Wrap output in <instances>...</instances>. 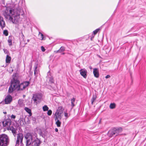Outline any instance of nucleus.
I'll use <instances>...</instances> for the list:
<instances>
[{
    "label": "nucleus",
    "instance_id": "1",
    "mask_svg": "<svg viewBox=\"0 0 146 146\" xmlns=\"http://www.w3.org/2000/svg\"><path fill=\"white\" fill-rule=\"evenodd\" d=\"M20 84L19 80L16 79V77H13V79L11 81V85L8 90V92L11 93L15 90H17Z\"/></svg>",
    "mask_w": 146,
    "mask_h": 146
},
{
    "label": "nucleus",
    "instance_id": "2",
    "mask_svg": "<svg viewBox=\"0 0 146 146\" xmlns=\"http://www.w3.org/2000/svg\"><path fill=\"white\" fill-rule=\"evenodd\" d=\"M9 139L7 135L5 134L0 135V146H7L9 144Z\"/></svg>",
    "mask_w": 146,
    "mask_h": 146
},
{
    "label": "nucleus",
    "instance_id": "3",
    "mask_svg": "<svg viewBox=\"0 0 146 146\" xmlns=\"http://www.w3.org/2000/svg\"><path fill=\"white\" fill-rule=\"evenodd\" d=\"M122 131V129L121 127L118 128H114L109 130L108 133V136L110 137L115 136L117 135L119 133Z\"/></svg>",
    "mask_w": 146,
    "mask_h": 146
},
{
    "label": "nucleus",
    "instance_id": "4",
    "mask_svg": "<svg viewBox=\"0 0 146 146\" xmlns=\"http://www.w3.org/2000/svg\"><path fill=\"white\" fill-rule=\"evenodd\" d=\"M25 138L26 140V146H28L31 145L33 139L32 134L29 133H27L25 135Z\"/></svg>",
    "mask_w": 146,
    "mask_h": 146
},
{
    "label": "nucleus",
    "instance_id": "5",
    "mask_svg": "<svg viewBox=\"0 0 146 146\" xmlns=\"http://www.w3.org/2000/svg\"><path fill=\"white\" fill-rule=\"evenodd\" d=\"M12 10L10 8H6V9L3 11V15L6 19H8L9 16L12 13Z\"/></svg>",
    "mask_w": 146,
    "mask_h": 146
},
{
    "label": "nucleus",
    "instance_id": "6",
    "mask_svg": "<svg viewBox=\"0 0 146 146\" xmlns=\"http://www.w3.org/2000/svg\"><path fill=\"white\" fill-rule=\"evenodd\" d=\"M41 143L40 140L36 138V139L32 141L31 144L32 146H39Z\"/></svg>",
    "mask_w": 146,
    "mask_h": 146
},
{
    "label": "nucleus",
    "instance_id": "7",
    "mask_svg": "<svg viewBox=\"0 0 146 146\" xmlns=\"http://www.w3.org/2000/svg\"><path fill=\"white\" fill-rule=\"evenodd\" d=\"M2 122L4 127H6L7 126H10L11 124V121L10 119H7L2 121Z\"/></svg>",
    "mask_w": 146,
    "mask_h": 146
},
{
    "label": "nucleus",
    "instance_id": "8",
    "mask_svg": "<svg viewBox=\"0 0 146 146\" xmlns=\"http://www.w3.org/2000/svg\"><path fill=\"white\" fill-rule=\"evenodd\" d=\"M79 71L80 74L84 78H86L87 77V71L85 69H80Z\"/></svg>",
    "mask_w": 146,
    "mask_h": 146
},
{
    "label": "nucleus",
    "instance_id": "9",
    "mask_svg": "<svg viewBox=\"0 0 146 146\" xmlns=\"http://www.w3.org/2000/svg\"><path fill=\"white\" fill-rule=\"evenodd\" d=\"M12 100L11 96L9 95H8L5 99V104H8L10 103Z\"/></svg>",
    "mask_w": 146,
    "mask_h": 146
},
{
    "label": "nucleus",
    "instance_id": "10",
    "mask_svg": "<svg viewBox=\"0 0 146 146\" xmlns=\"http://www.w3.org/2000/svg\"><path fill=\"white\" fill-rule=\"evenodd\" d=\"M41 98V96L40 95L35 94L33 95L32 99L35 102L37 100H40Z\"/></svg>",
    "mask_w": 146,
    "mask_h": 146
},
{
    "label": "nucleus",
    "instance_id": "11",
    "mask_svg": "<svg viewBox=\"0 0 146 146\" xmlns=\"http://www.w3.org/2000/svg\"><path fill=\"white\" fill-rule=\"evenodd\" d=\"M0 26L1 29H3L5 26V22L3 18L0 16Z\"/></svg>",
    "mask_w": 146,
    "mask_h": 146
},
{
    "label": "nucleus",
    "instance_id": "12",
    "mask_svg": "<svg viewBox=\"0 0 146 146\" xmlns=\"http://www.w3.org/2000/svg\"><path fill=\"white\" fill-rule=\"evenodd\" d=\"M7 129L12 131L14 137H15L17 133L16 130L13 126H9L7 128Z\"/></svg>",
    "mask_w": 146,
    "mask_h": 146
},
{
    "label": "nucleus",
    "instance_id": "13",
    "mask_svg": "<svg viewBox=\"0 0 146 146\" xmlns=\"http://www.w3.org/2000/svg\"><path fill=\"white\" fill-rule=\"evenodd\" d=\"M23 135L21 133H20L17 134V139L19 140L20 141V143L21 144L23 143Z\"/></svg>",
    "mask_w": 146,
    "mask_h": 146
},
{
    "label": "nucleus",
    "instance_id": "14",
    "mask_svg": "<svg viewBox=\"0 0 146 146\" xmlns=\"http://www.w3.org/2000/svg\"><path fill=\"white\" fill-rule=\"evenodd\" d=\"M93 73L95 77L98 78L99 77V73L98 68H95L93 69Z\"/></svg>",
    "mask_w": 146,
    "mask_h": 146
},
{
    "label": "nucleus",
    "instance_id": "15",
    "mask_svg": "<svg viewBox=\"0 0 146 146\" xmlns=\"http://www.w3.org/2000/svg\"><path fill=\"white\" fill-rule=\"evenodd\" d=\"M64 110V109L62 107L60 106L58 108L56 111L55 113H56V114L58 113V114H61L62 113H63Z\"/></svg>",
    "mask_w": 146,
    "mask_h": 146
},
{
    "label": "nucleus",
    "instance_id": "16",
    "mask_svg": "<svg viewBox=\"0 0 146 146\" xmlns=\"http://www.w3.org/2000/svg\"><path fill=\"white\" fill-rule=\"evenodd\" d=\"M25 88V86H24L23 84L22 83L21 84H19V85L17 90H23Z\"/></svg>",
    "mask_w": 146,
    "mask_h": 146
},
{
    "label": "nucleus",
    "instance_id": "17",
    "mask_svg": "<svg viewBox=\"0 0 146 146\" xmlns=\"http://www.w3.org/2000/svg\"><path fill=\"white\" fill-rule=\"evenodd\" d=\"M61 114L56 113H55L54 114V116H55V121L57 120L61 119L62 118Z\"/></svg>",
    "mask_w": 146,
    "mask_h": 146
},
{
    "label": "nucleus",
    "instance_id": "18",
    "mask_svg": "<svg viewBox=\"0 0 146 146\" xmlns=\"http://www.w3.org/2000/svg\"><path fill=\"white\" fill-rule=\"evenodd\" d=\"M25 110L29 114V116H31L32 115L31 110L27 107H25L24 108Z\"/></svg>",
    "mask_w": 146,
    "mask_h": 146
},
{
    "label": "nucleus",
    "instance_id": "19",
    "mask_svg": "<svg viewBox=\"0 0 146 146\" xmlns=\"http://www.w3.org/2000/svg\"><path fill=\"white\" fill-rule=\"evenodd\" d=\"M11 58L8 55H7L6 58V63H9L11 60Z\"/></svg>",
    "mask_w": 146,
    "mask_h": 146
},
{
    "label": "nucleus",
    "instance_id": "20",
    "mask_svg": "<svg viewBox=\"0 0 146 146\" xmlns=\"http://www.w3.org/2000/svg\"><path fill=\"white\" fill-rule=\"evenodd\" d=\"M23 14L24 13L23 10L21 9H20L19 10V13H18L17 12V15L18 16H19L20 15L23 16Z\"/></svg>",
    "mask_w": 146,
    "mask_h": 146
},
{
    "label": "nucleus",
    "instance_id": "21",
    "mask_svg": "<svg viewBox=\"0 0 146 146\" xmlns=\"http://www.w3.org/2000/svg\"><path fill=\"white\" fill-rule=\"evenodd\" d=\"M97 98V96L96 95H93L91 99V104H93L94 101Z\"/></svg>",
    "mask_w": 146,
    "mask_h": 146
},
{
    "label": "nucleus",
    "instance_id": "22",
    "mask_svg": "<svg viewBox=\"0 0 146 146\" xmlns=\"http://www.w3.org/2000/svg\"><path fill=\"white\" fill-rule=\"evenodd\" d=\"M116 105L115 103H111L110 105V108L111 109H113L115 107Z\"/></svg>",
    "mask_w": 146,
    "mask_h": 146
},
{
    "label": "nucleus",
    "instance_id": "23",
    "mask_svg": "<svg viewBox=\"0 0 146 146\" xmlns=\"http://www.w3.org/2000/svg\"><path fill=\"white\" fill-rule=\"evenodd\" d=\"M56 121V125L58 127L60 126L61 122L59 121V120H57Z\"/></svg>",
    "mask_w": 146,
    "mask_h": 146
},
{
    "label": "nucleus",
    "instance_id": "24",
    "mask_svg": "<svg viewBox=\"0 0 146 146\" xmlns=\"http://www.w3.org/2000/svg\"><path fill=\"white\" fill-rule=\"evenodd\" d=\"M75 98H73L71 100V106L72 108H73L75 106L74 103L75 102Z\"/></svg>",
    "mask_w": 146,
    "mask_h": 146
},
{
    "label": "nucleus",
    "instance_id": "25",
    "mask_svg": "<svg viewBox=\"0 0 146 146\" xmlns=\"http://www.w3.org/2000/svg\"><path fill=\"white\" fill-rule=\"evenodd\" d=\"M23 85L25 86V88L28 86L30 84V82L29 81H26L22 83Z\"/></svg>",
    "mask_w": 146,
    "mask_h": 146
},
{
    "label": "nucleus",
    "instance_id": "26",
    "mask_svg": "<svg viewBox=\"0 0 146 146\" xmlns=\"http://www.w3.org/2000/svg\"><path fill=\"white\" fill-rule=\"evenodd\" d=\"M65 50V48L64 46H62L58 50L59 53H61L62 52L64 51Z\"/></svg>",
    "mask_w": 146,
    "mask_h": 146
},
{
    "label": "nucleus",
    "instance_id": "27",
    "mask_svg": "<svg viewBox=\"0 0 146 146\" xmlns=\"http://www.w3.org/2000/svg\"><path fill=\"white\" fill-rule=\"evenodd\" d=\"M42 109L44 111H45L48 110L49 108L46 105H44Z\"/></svg>",
    "mask_w": 146,
    "mask_h": 146
},
{
    "label": "nucleus",
    "instance_id": "28",
    "mask_svg": "<svg viewBox=\"0 0 146 146\" xmlns=\"http://www.w3.org/2000/svg\"><path fill=\"white\" fill-rule=\"evenodd\" d=\"M11 38V37H9V39L8 40V42L9 43V45L10 46H11L12 45V39L10 38Z\"/></svg>",
    "mask_w": 146,
    "mask_h": 146
},
{
    "label": "nucleus",
    "instance_id": "29",
    "mask_svg": "<svg viewBox=\"0 0 146 146\" xmlns=\"http://www.w3.org/2000/svg\"><path fill=\"white\" fill-rule=\"evenodd\" d=\"M38 36H40V38L41 40H42L44 39H43L44 36L42 33H41L40 32H39V33Z\"/></svg>",
    "mask_w": 146,
    "mask_h": 146
},
{
    "label": "nucleus",
    "instance_id": "30",
    "mask_svg": "<svg viewBox=\"0 0 146 146\" xmlns=\"http://www.w3.org/2000/svg\"><path fill=\"white\" fill-rule=\"evenodd\" d=\"M49 82L51 84L54 83V80L52 77H49Z\"/></svg>",
    "mask_w": 146,
    "mask_h": 146
},
{
    "label": "nucleus",
    "instance_id": "31",
    "mask_svg": "<svg viewBox=\"0 0 146 146\" xmlns=\"http://www.w3.org/2000/svg\"><path fill=\"white\" fill-rule=\"evenodd\" d=\"M3 33L5 36H7L8 35V31L7 30H5L3 31Z\"/></svg>",
    "mask_w": 146,
    "mask_h": 146
},
{
    "label": "nucleus",
    "instance_id": "32",
    "mask_svg": "<svg viewBox=\"0 0 146 146\" xmlns=\"http://www.w3.org/2000/svg\"><path fill=\"white\" fill-rule=\"evenodd\" d=\"M100 30V29H98L93 31V32L94 35L96 34Z\"/></svg>",
    "mask_w": 146,
    "mask_h": 146
},
{
    "label": "nucleus",
    "instance_id": "33",
    "mask_svg": "<svg viewBox=\"0 0 146 146\" xmlns=\"http://www.w3.org/2000/svg\"><path fill=\"white\" fill-rule=\"evenodd\" d=\"M52 113V111L50 110H48L47 114L48 115H50Z\"/></svg>",
    "mask_w": 146,
    "mask_h": 146
},
{
    "label": "nucleus",
    "instance_id": "34",
    "mask_svg": "<svg viewBox=\"0 0 146 146\" xmlns=\"http://www.w3.org/2000/svg\"><path fill=\"white\" fill-rule=\"evenodd\" d=\"M20 140L17 139L15 146H18L19 144Z\"/></svg>",
    "mask_w": 146,
    "mask_h": 146
},
{
    "label": "nucleus",
    "instance_id": "35",
    "mask_svg": "<svg viewBox=\"0 0 146 146\" xmlns=\"http://www.w3.org/2000/svg\"><path fill=\"white\" fill-rule=\"evenodd\" d=\"M37 66H36L35 67V69L34 70V74L35 75L36 74V73H38V71L37 70Z\"/></svg>",
    "mask_w": 146,
    "mask_h": 146
},
{
    "label": "nucleus",
    "instance_id": "36",
    "mask_svg": "<svg viewBox=\"0 0 146 146\" xmlns=\"http://www.w3.org/2000/svg\"><path fill=\"white\" fill-rule=\"evenodd\" d=\"M64 116L66 117V118H68V117L69 116L68 115V113L66 112H64Z\"/></svg>",
    "mask_w": 146,
    "mask_h": 146
},
{
    "label": "nucleus",
    "instance_id": "37",
    "mask_svg": "<svg viewBox=\"0 0 146 146\" xmlns=\"http://www.w3.org/2000/svg\"><path fill=\"white\" fill-rule=\"evenodd\" d=\"M41 50L42 52H44L45 50V49L44 48V47L43 46H41Z\"/></svg>",
    "mask_w": 146,
    "mask_h": 146
},
{
    "label": "nucleus",
    "instance_id": "38",
    "mask_svg": "<svg viewBox=\"0 0 146 146\" xmlns=\"http://www.w3.org/2000/svg\"><path fill=\"white\" fill-rule=\"evenodd\" d=\"M11 119H14L15 118L16 116L15 115L12 114L11 116Z\"/></svg>",
    "mask_w": 146,
    "mask_h": 146
},
{
    "label": "nucleus",
    "instance_id": "39",
    "mask_svg": "<svg viewBox=\"0 0 146 146\" xmlns=\"http://www.w3.org/2000/svg\"><path fill=\"white\" fill-rule=\"evenodd\" d=\"M8 19L9 20H10L11 21L13 19V18L10 15L9 16V17H8Z\"/></svg>",
    "mask_w": 146,
    "mask_h": 146
},
{
    "label": "nucleus",
    "instance_id": "40",
    "mask_svg": "<svg viewBox=\"0 0 146 146\" xmlns=\"http://www.w3.org/2000/svg\"><path fill=\"white\" fill-rule=\"evenodd\" d=\"M32 120L33 121V122H35L36 120V118L35 117H32Z\"/></svg>",
    "mask_w": 146,
    "mask_h": 146
},
{
    "label": "nucleus",
    "instance_id": "41",
    "mask_svg": "<svg viewBox=\"0 0 146 146\" xmlns=\"http://www.w3.org/2000/svg\"><path fill=\"white\" fill-rule=\"evenodd\" d=\"M110 75H107L106 77L105 78H110Z\"/></svg>",
    "mask_w": 146,
    "mask_h": 146
},
{
    "label": "nucleus",
    "instance_id": "42",
    "mask_svg": "<svg viewBox=\"0 0 146 146\" xmlns=\"http://www.w3.org/2000/svg\"><path fill=\"white\" fill-rule=\"evenodd\" d=\"M59 51L58 50L56 51H54V52L55 53H59Z\"/></svg>",
    "mask_w": 146,
    "mask_h": 146
},
{
    "label": "nucleus",
    "instance_id": "43",
    "mask_svg": "<svg viewBox=\"0 0 146 146\" xmlns=\"http://www.w3.org/2000/svg\"><path fill=\"white\" fill-rule=\"evenodd\" d=\"M22 38H23V40L24 39V36L23 35V33H22Z\"/></svg>",
    "mask_w": 146,
    "mask_h": 146
},
{
    "label": "nucleus",
    "instance_id": "44",
    "mask_svg": "<svg viewBox=\"0 0 146 146\" xmlns=\"http://www.w3.org/2000/svg\"><path fill=\"white\" fill-rule=\"evenodd\" d=\"M55 131L56 132H57L58 131V129L57 128H56L55 129Z\"/></svg>",
    "mask_w": 146,
    "mask_h": 146
},
{
    "label": "nucleus",
    "instance_id": "45",
    "mask_svg": "<svg viewBox=\"0 0 146 146\" xmlns=\"http://www.w3.org/2000/svg\"><path fill=\"white\" fill-rule=\"evenodd\" d=\"M94 36H93L92 37H91L90 38V39H91V40H92V39L94 38Z\"/></svg>",
    "mask_w": 146,
    "mask_h": 146
},
{
    "label": "nucleus",
    "instance_id": "46",
    "mask_svg": "<svg viewBox=\"0 0 146 146\" xmlns=\"http://www.w3.org/2000/svg\"><path fill=\"white\" fill-rule=\"evenodd\" d=\"M89 68L91 70L92 69V67L91 66H90L89 67Z\"/></svg>",
    "mask_w": 146,
    "mask_h": 146
},
{
    "label": "nucleus",
    "instance_id": "47",
    "mask_svg": "<svg viewBox=\"0 0 146 146\" xmlns=\"http://www.w3.org/2000/svg\"><path fill=\"white\" fill-rule=\"evenodd\" d=\"M47 74H48H48H50V71H49L48 72Z\"/></svg>",
    "mask_w": 146,
    "mask_h": 146
},
{
    "label": "nucleus",
    "instance_id": "48",
    "mask_svg": "<svg viewBox=\"0 0 146 146\" xmlns=\"http://www.w3.org/2000/svg\"><path fill=\"white\" fill-rule=\"evenodd\" d=\"M3 113L4 114H7V112H3Z\"/></svg>",
    "mask_w": 146,
    "mask_h": 146
},
{
    "label": "nucleus",
    "instance_id": "49",
    "mask_svg": "<svg viewBox=\"0 0 146 146\" xmlns=\"http://www.w3.org/2000/svg\"><path fill=\"white\" fill-rule=\"evenodd\" d=\"M65 54V53H64V52H63V53H62L61 54H62V55H64V54Z\"/></svg>",
    "mask_w": 146,
    "mask_h": 146
},
{
    "label": "nucleus",
    "instance_id": "50",
    "mask_svg": "<svg viewBox=\"0 0 146 146\" xmlns=\"http://www.w3.org/2000/svg\"><path fill=\"white\" fill-rule=\"evenodd\" d=\"M42 133V132H40V134Z\"/></svg>",
    "mask_w": 146,
    "mask_h": 146
},
{
    "label": "nucleus",
    "instance_id": "51",
    "mask_svg": "<svg viewBox=\"0 0 146 146\" xmlns=\"http://www.w3.org/2000/svg\"><path fill=\"white\" fill-rule=\"evenodd\" d=\"M42 137H44L43 136V135H42Z\"/></svg>",
    "mask_w": 146,
    "mask_h": 146
},
{
    "label": "nucleus",
    "instance_id": "52",
    "mask_svg": "<svg viewBox=\"0 0 146 146\" xmlns=\"http://www.w3.org/2000/svg\"><path fill=\"white\" fill-rule=\"evenodd\" d=\"M25 95H23L24 97H25Z\"/></svg>",
    "mask_w": 146,
    "mask_h": 146
},
{
    "label": "nucleus",
    "instance_id": "53",
    "mask_svg": "<svg viewBox=\"0 0 146 146\" xmlns=\"http://www.w3.org/2000/svg\"><path fill=\"white\" fill-rule=\"evenodd\" d=\"M4 52H5V50H4Z\"/></svg>",
    "mask_w": 146,
    "mask_h": 146
},
{
    "label": "nucleus",
    "instance_id": "54",
    "mask_svg": "<svg viewBox=\"0 0 146 146\" xmlns=\"http://www.w3.org/2000/svg\"><path fill=\"white\" fill-rule=\"evenodd\" d=\"M6 51H5V53H6ZM6 53H7V52H6Z\"/></svg>",
    "mask_w": 146,
    "mask_h": 146
}]
</instances>
